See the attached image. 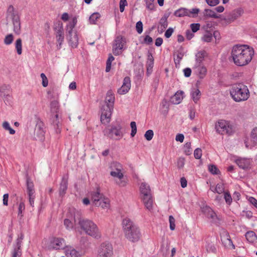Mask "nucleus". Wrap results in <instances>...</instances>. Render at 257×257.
<instances>
[{
  "label": "nucleus",
  "instance_id": "28",
  "mask_svg": "<svg viewBox=\"0 0 257 257\" xmlns=\"http://www.w3.org/2000/svg\"><path fill=\"white\" fill-rule=\"evenodd\" d=\"M189 9L186 8H181L175 11L174 15L176 17H182L184 16L189 17Z\"/></svg>",
  "mask_w": 257,
  "mask_h": 257
},
{
  "label": "nucleus",
  "instance_id": "37",
  "mask_svg": "<svg viewBox=\"0 0 257 257\" xmlns=\"http://www.w3.org/2000/svg\"><path fill=\"white\" fill-rule=\"evenodd\" d=\"M99 203L100 205L98 207L100 206L103 209H107L109 207V200L107 198L104 197Z\"/></svg>",
  "mask_w": 257,
  "mask_h": 257
},
{
  "label": "nucleus",
  "instance_id": "2",
  "mask_svg": "<svg viewBox=\"0 0 257 257\" xmlns=\"http://www.w3.org/2000/svg\"><path fill=\"white\" fill-rule=\"evenodd\" d=\"M122 227L124 237L129 241L137 242L141 239V229L131 219L124 218L122 221Z\"/></svg>",
  "mask_w": 257,
  "mask_h": 257
},
{
  "label": "nucleus",
  "instance_id": "54",
  "mask_svg": "<svg viewBox=\"0 0 257 257\" xmlns=\"http://www.w3.org/2000/svg\"><path fill=\"white\" fill-rule=\"evenodd\" d=\"M191 146L190 142H187L184 145V152L187 155H190L191 153Z\"/></svg>",
  "mask_w": 257,
  "mask_h": 257
},
{
  "label": "nucleus",
  "instance_id": "17",
  "mask_svg": "<svg viewBox=\"0 0 257 257\" xmlns=\"http://www.w3.org/2000/svg\"><path fill=\"white\" fill-rule=\"evenodd\" d=\"M203 211L205 216L210 220L211 222L215 224L219 223V219L218 217L211 208L206 207L204 208Z\"/></svg>",
  "mask_w": 257,
  "mask_h": 257
},
{
  "label": "nucleus",
  "instance_id": "36",
  "mask_svg": "<svg viewBox=\"0 0 257 257\" xmlns=\"http://www.w3.org/2000/svg\"><path fill=\"white\" fill-rule=\"evenodd\" d=\"M168 16H164L162 17L159 22V24L160 25V29L161 31H163L165 30L168 26V21H167Z\"/></svg>",
  "mask_w": 257,
  "mask_h": 257
},
{
  "label": "nucleus",
  "instance_id": "61",
  "mask_svg": "<svg viewBox=\"0 0 257 257\" xmlns=\"http://www.w3.org/2000/svg\"><path fill=\"white\" fill-rule=\"evenodd\" d=\"M154 64V58L153 56L150 54L148 56L147 65L148 67L152 68Z\"/></svg>",
  "mask_w": 257,
  "mask_h": 257
},
{
  "label": "nucleus",
  "instance_id": "22",
  "mask_svg": "<svg viewBox=\"0 0 257 257\" xmlns=\"http://www.w3.org/2000/svg\"><path fill=\"white\" fill-rule=\"evenodd\" d=\"M251 160L250 159L239 158L235 160L236 164L240 168L248 169L250 168Z\"/></svg>",
  "mask_w": 257,
  "mask_h": 257
},
{
  "label": "nucleus",
  "instance_id": "20",
  "mask_svg": "<svg viewBox=\"0 0 257 257\" xmlns=\"http://www.w3.org/2000/svg\"><path fill=\"white\" fill-rule=\"evenodd\" d=\"M221 240L224 245L228 248L235 249V245L233 244L230 238L229 233L226 231H223L221 235Z\"/></svg>",
  "mask_w": 257,
  "mask_h": 257
},
{
  "label": "nucleus",
  "instance_id": "63",
  "mask_svg": "<svg viewBox=\"0 0 257 257\" xmlns=\"http://www.w3.org/2000/svg\"><path fill=\"white\" fill-rule=\"evenodd\" d=\"M143 43L147 45H150L153 43V39L149 35H146L144 38Z\"/></svg>",
  "mask_w": 257,
  "mask_h": 257
},
{
  "label": "nucleus",
  "instance_id": "46",
  "mask_svg": "<svg viewBox=\"0 0 257 257\" xmlns=\"http://www.w3.org/2000/svg\"><path fill=\"white\" fill-rule=\"evenodd\" d=\"M50 108L52 111L56 112L59 109V102L57 100H53L51 102Z\"/></svg>",
  "mask_w": 257,
  "mask_h": 257
},
{
  "label": "nucleus",
  "instance_id": "51",
  "mask_svg": "<svg viewBox=\"0 0 257 257\" xmlns=\"http://www.w3.org/2000/svg\"><path fill=\"white\" fill-rule=\"evenodd\" d=\"M145 138L147 141H151L154 136V132L152 130H148L145 134Z\"/></svg>",
  "mask_w": 257,
  "mask_h": 257
},
{
  "label": "nucleus",
  "instance_id": "49",
  "mask_svg": "<svg viewBox=\"0 0 257 257\" xmlns=\"http://www.w3.org/2000/svg\"><path fill=\"white\" fill-rule=\"evenodd\" d=\"M25 206L24 203L23 202H20L18 207V216H20L21 218L23 216V212L25 210Z\"/></svg>",
  "mask_w": 257,
  "mask_h": 257
},
{
  "label": "nucleus",
  "instance_id": "26",
  "mask_svg": "<svg viewBox=\"0 0 257 257\" xmlns=\"http://www.w3.org/2000/svg\"><path fill=\"white\" fill-rule=\"evenodd\" d=\"M13 20L14 26V31L16 34H20L21 33V23L19 17H15Z\"/></svg>",
  "mask_w": 257,
  "mask_h": 257
},
{
  "label": "nucleus",
  "instance_id": "24",
  "mask_svg": "<svg viewBox=\"0 0 257 257\" xmlns=\"http://www.w3.org/2000/svg\"><path fill=\"white\" fill-rule=\"evenodd\" d=\"M207 55V52L204 50L198 51L195 55V60L194 64H203L204 58Z\"/></svg>",
  "mask_w": 257,
  "mask_h": 257
},
{
  "label": "nucleus",
  "instance_id": "11",
  "mask_svg": "<svg viewBox=\"0 0 257 257\" xmlns=\"http://www.w3.org/2000/svg\"><path fill=\"white\" fill-rule=\"evenodd\" d=\"M24 236L22 233L18 235L16 242L13 245V249L12 251V257H21V245Z\"/></svg>",
  "mask_w": 257,
  "mask_h": 257
},
{
  "label": "nucleus",
  "instance_id": "15",
  "mask_svg": "<svg viewBox=\"0 0 257 257\" xmlns=\"http://www.w3.org/2000/svg\"><path fill=\"white\" fill-rule=\"evenodd\" d=\"M91 200L93 204L96 206L100 205L99 202L103 198L104 196L100 192V190L97 188L95 191L91 192Z\"/></svg>",
  "mask_w": 257,
  "mask_h": 257
},
{
  "label": "nucleus",
  "instance_id": "19",
  "mask_svg": "<svg viewBox=\"0 0 257 257\" xmlns=\"http://www.w3.org/2000/svg\"><path fill=\"white\" fill-rule=\"evenodd\" d=\"M121 125L119 124L117 126H112L110 129L104 131L103 133L104 135H106L108 132L110 137H112L114 135L119 138H121L123 136L121 131Z\"/></svg>",
  "mask_w": 257,
  "mask_h": 257
},
{
  "label": "nucleus",
  "instance_id": "38",
  "mask_svg": "<svg viewBox=\"0 0 257 257\" xmlns=\"http://www.w3.org/2000/svg\"><path fill=\"white\" fill-rule=\"evenodd\" d=\"M15 47L18 55L22 53V42L20 38L18 39L15 42Z\"/></svg>",
  "mask_w": 257,
  "mask_h": 257
},
{
  "label": "nucleus",
  "instance_id": "25",
  "mask_svg": "<svg viewBox=\"0 0 257 257\" xmlns=\"http://www.w3.org/2000/svg\"><path fill=\"white\" fill-rule=\"evenodd\" d=\"M184 92L183 91H178L170 98V101L174 104H178L182 101L184 96Z\"/></svg>",
  "mask_w": 257,
  "mask_h": 257
},
{
  "label": "nucleus",
  "instance_id": "50",
  "mask_svg": "<svg viewBox=\"0 0 257 257\" xmlns=\"http://www.w3.org/2000/svg\"><path fill=\"white\" fill-rule=\"evenodd\" d=\"M155 0H145L146 8L149 10L154 9V2Z\"/></svg>",
  "mask_w": 257,
  "mask_h": 257
},
{
  "label": "nucleus",
  "instance_id": "59",
  "mask_svg": "<svg viewBox=\"0 0 257 257\" xmlns=\"http://www.w3.org/2000/svg\"><path fill=\"white\" fill-rule=\"evenodd\" d=\"M136 30L139 34H141L143 32V25L141 21H139L136 24Z\"/></svg>",
  "mask_w": 257,
  "mask_h": 257
},
{
  "label": "nucleus",
  "instance_id": "35",
  "mask_svg": "<svg viewBox=\"0 0 257 257\" xmlns=\"http://www.w3.org/2000/svg\"><path fill=\"white\" fill-rule=\"evenodd\" d=\"M204 16L208 18H218L219 17L218 16L215 11L210 10V9H205L204 11Z\"/></svg>",
  "mask_w": 257,
  "mask_h": 257
},
{
  "label": "nucleus",
  "instance_id": "14",
  "mask_svg": "<svg viewBox=\"0 0 257 257\" xmlns=\"http://www.w3.org/2000/svg\"><path fill=\"white\" fill-rule=\"evenodd\" d=\"M50 246L55 249H64L66 247L65 240L62 238H53L51 240Z\"/></svg>",
  "mask_w": 257,
  "mask_h": 257
},
{
  "label": "nucleus",
  "instance_id": "55",
  "mask_svg": "<svg viewBox=\"0 0 257 257\" xmlns=\"http://www.w3.org/2000/svg\"><path fill=\"white\" fill-rule=\"evenodd\" d=\"M251 138L254 143H257V127L254 128L251 133Z\"/></svg>",
  "mask_w": 257,
  "mask_h": 257
},
{
  "label": "nucleus",
  "instance_id": "44",
  "mask_svg": "<svg viewBox=\"0 0 257 257\" xmlns=\"http://www.w3.org/2000/svg\"><path fill=\"white\" fill-rule=\"evenodd\" d=\"M14 41V37L13 34H10L7 35L4 40V44L6 45H9L11 44Z\"/></svg>",
  "mask_w": 257,
  "mask_h": 257
},
{
  "label": "nucleus",
  "instance_id": "31",
  "mask_svg": "<svg viewBox=\"0 0 257 257\" xmlns=\"http://www.w3.org/2000/svg\"><path fill=\"white\" fill-rule=\"evenodd\" d=\"M75 223V217H74L72 220L67 218L65 219L64 220V225L68 230L72 229L74 227Z\"/></svg>",
  "mask_w": 257,
  "mask_h": 257
},
{
  "label": "nucleus",
  "instance_id": "45",
  "mask_svg": "<svg viewBox=\"0 0 257 257\" xmlns=\"http://www.w3.org/2000/svg\"><path fill=\"white\" fill-rule=\"evenodd\" d=\"M212 39V34L206 31V33L203 35L202 38V40L205 42H210L211 41Z\"/></svg>",
  "mask_w": 257,
  "mask_h": 257
},
{
  "label": "nucleus",
  "instance_id": "33",
  "mask_svg": "<svg viewBox=\"0 0 257 257\" xmlns=\"http://www.w3.org/2000/svg\"><path fill=\"white\" fill-rule=\"evenodd\" d=\"M77 24V19L76 17H73L72 18L71 21L69 22L68 24L67 25V30L68 32H73V29L75 27Z\"/></svg>",
  "mask_w": 257,
  "mask_h": 257
},
{
  "label": "nucleus",
  "instance_id": "58",
  "mask_svg": "<svg viewBox=\"0 0 257 257\" xmlns=\"http://www.w3.org/2000/svg\"><path fill=\"white\" fill-rule=\"evenodd\" d=\"M175 218L172 216L170 215L169 216V223H170V228L171 230H174L175 228Z\"/></svg>",
  "mask_w": 257,
  "mask_h": 257
},
{
  "label": "nucleus",
  "instance_id": "9",
  "mask_svg": "<svg viewBox=\"0 0 257 257\" xmlns=\"http://www.w3.org/2000/svg\"><path fill=\"white\" fill-rule=\"evenodd\" d=\"M217 133L219 134H231L232 132V125L229 121L224 119L219 120L215 125Z\"/></svg>",
  "mask_w": 257,
  "mask_h": 257
},
{
  "label": "nucleus",
  "instance_id": "42",
  "mask_svg": "<svg viewBox=\"0 0 257 257\" xmlns=\"http://www.w3.org/2000/svg\"><path fill=\"white\" fill-rule=\"evenodd\" d=\"M100 17V15L98 13H94L89 17V21L91 24H95L98 19Z\"/></svg>",
  "mask_w": 257,
  "mask_h": 257
},
{
  "label": "nucleus",
  "instance_id": "6",
  "mask_svg": "<svg viewBox=\"0 0 257 257\" xmlns=\"http://www.w3.org/2000/svg\"><path fill=\"white\" fill-rule=\"evenodd\" d=\"M140 198L146 208L151 210L153 208V199L150 186L145 182L141 183L140 187Z\"/></svg>",
  "mask_w": 257,
  "mask_h": 257
},
{
  "label": "nucleus",
  "instance_id": "62",
  "mask_svg": "<svg viewBox=\"0 0 257 257\" xmlns=\"http://www.w3.org/2000/svg\"><path fill=\"white\" fill-rule=\"evenodd\" d=\"M127 5L126 0H120L119 2L120 12L122 13L124 10V7Z\"/></svg>",
  "mask_w": 257,
  "mask_h": 257
},
{
  "label": "nucleus",
  "instance_id": "40",
  "mask_svg": "<svg viewBox=\"0 0 257 257\" xmlns=\"http://www.w3.org/2000/svg\"><path fill=\"white\" fill-rule=\"evenodd\" d=\"M2 126L5 130L8 131L11 135H14L15 134V131L11 127L8 121H5L3 122Z\"/></svg>",
  "mask_w": 257,
  "mask_h": 257
},
{
  "label": "nucleus",
  "instance_id": "12",
  "mask_svg": "<svg viewBox=\"0 0 257 257\" xmlns=\"http://www.w3.org/2000/svg\"><path fill=\"white\" fill-rule=\"evenodd\" d=\"M54 30L55 31L57 42L58 43L57 47L58 49H60L61 48L64 39L62 23H59L58 26L54 28Z\"/></svg>",
  "mask_w": 257,
  "mask_h": 257
},
{
  "label": "nucleus",
  "instance_id": "56",
  "mask_svg": "<svg viewBox=\"0 0 257 257\" xmlns=\"http://www.w3.org/2000/svg\"><path fill=\"white\" fill-rule=\"evenodd\" d=\"M200 27V25L199 23H193L190 25V28L193 33L197 32Z\"/></svg>",
  "mask_w": 257,
  "mask_h": 257
},
{
  "label": "nucleus",
  "instance_id": "23",
  "mask_svg": "<svg viewBox=\"0 0 257 257\" xmlns=\"http://www.w3.org/2000/svg\"><path fill=\"white\" fill-rule=\"evenodd\" d=\"M243 13V10L241 8H238L233 11L225 20L228 23H231L240 17Z\"/></svg>",
  "mask_w": 257,
  "mask_h": 257
},
{
  "label": "nucleus",
  "instance_id": "4",
  "mask_svg": "<svg viewBox=\"0 0 257 257\" xmlns=\"http://www.w3.org/2000/svg\"><path fill=\"white\" fill-rule=\"evenodd\" d=\"M114 94L111 90H109L105 97L106 105L101 109L100 120L102 123L107 124L110 121L112 111L114 102Z\"/></svg>",
  "mask_w": 257,
  "mask_h": 257
},
{
  "label": "nucleus",
  "instance_id": "18",
  "mask_svg": "<svg viewBox=\"0 0 257 257\" xmlns=\"http://www.w3.org/2000/svg\"><path fill=\"white\" fill-rule=\"evenodd\" d=\"M45 131L44 130V125L41 121H39L37 123L34 134L38 139L42 141L44 139Z\"/></svg>",
  "mask_w": 257,
  "mask_h": 257
},
{
  "label": "nucleus",
  "instance_id": "8",
  "mask_svg": "<svg viewBox=\"0 0 257 257\" xmlns=\"http://www.w3.org/2000/svg\"><path fill=\"white\" fill-rule=\"evenodd\" d=\"M112 48L114 55H120L127 48L126 39L121 35L116 36L112 42Z\"/></svg>",
  "mask_w": 257,
  "mask_h": 257
},
{
  "label": "nucleus",
  "instance_id": "13",
  "mask_svg": "<svg viewBox=\"0 0 257 257\" xmlns=\"http://www.w3.org/2000/svg\"><path fill=\"white\" fill-rule=\"evenodd\" d=\"M193 72L200 78L203 79L207 74V68L203 64H194L192 67Z\"/></svg>",
  "mask_w": 257,
  "mask_h": 257
},
{
  "label": "nucleus",
  "instance_id": "48",
  "mask_svg": "<svg viewBox=\"0 0 257 257\" xmlns=\"http://www.w3.org/2000/svg\"><path fill=\"white\" fill-rule=\"evenodd\" d=\"M224 199H225V201L227 204H231L232 199L230 194L228 191L225 192L224 193Z\"/></svg>",
  "mask_w": 257,
  "mask_h": 257
},
{
  "label": "nucleus",
  "instance_id": "41",
  "mask_svg": "<svg viewBox=\"0 0 257 257\" xmlns=\"http://www.w3.org/2000/svg\"><path fill=\"white\" fill-rule=\"evenodd\" d=\"M7 14L8 15L10 16L12 19H14V18H15V17H19V16L16 14L15 9L12 5L9 6L7 10Z\"/></svg>",
  "mask_w": 257,
  "mask_h": 257
},
{
  "label": "nucleus",
  "instance_id": "30",
  "mask_svg": "<svg viewBox=\"0 0 257 257\" xmlns=\"http://www.w3.org/2000/svg\"><path fill=\"white\" fill-rule=\"evenodd\" d=\"M53 125L55 132L57 134H59L61 132V125L58 119V115H55V119L53 121Z\"/></svg>",
  "mask_w": 257,
  "mask_h": 257
},
{
  "label": "nucleus",
  "instance_id": "60",
  "mask_svg": "<svg viewBox=\"0 0 257 257\" xmlns=\"http://www.w3.org/2000/svg\"><path fill=\"white\" fill-rule=\"evenodd\" d=\"M41 77L42 79V85L46 87L48 85V80L44 73L41 74Z\"/></svg>",
  "mask_w": 257,
  "mask_h": 257
},
{
  "label": "nucleus",
  "instance_id": "52",
  "mask_svg": "<svg viewBox=\"0 0 257 257\" xmlns=\"http://www.w3.org/2000/svg\"><path fill=\"white\" fill-rule=\"evenodd\" d=\"M130 125L132 128L131 135L132 137H134L136 134L137 131L136 123L135 121H132Z\"/></svg>",
  "mask_w": 257,
  "mask_h": 257
},
{
  "label": "nucleus",
  "instance_id": "27",
  "mask_svg": "<svg viewBox=\"0 0 257 257\" xmlns=\"http://www.w3.org/2000/svg\"><path fill=\"white\" fill-rule=\"evenodd\" d=\"M191 95L193 101L197 103L200 98V91L198 88H193L191 90Z\"/></svg>",
  "mask_w": 257,
  "mask_h": 257
},
{
  "label": "nucleus",
  "instance_id": "57",
  "mask_svg": "<svg viewBox=\"0 0 257 257\" xmlns=\"http://www.w3.org/2000/svg\"><path fill=\"white\" fill-rule=\"evenodd\" d=\"M194 157L196 159H199L202 156V150L200 148H197L194 152Z\"/></svg>",
  "mask_w": 257,
  "mask_h": 257
},
{
  "label": "nucleus",
  "instance_id": "3",
  "mask_svg": "<svg viewBox=\"0 0 257 257\" xmlns=\"http://www.w3.org/2000/svg\"><path fill=\"white\" fill-rule=\"evenodd\" d=\"M229 93L232 99L236 102L246 101L250 97L248 87L243 83H236L231 85Z\"/></svg>",
  "mask_w": 257,
  "mask_h": 257
},
{
  "label": "nucleus",
  "instance_id": "43",
  "mask_svg": "<svg viewBox=\"0 0 257 257\" xmlns=\"http://www.w3.org/2000/svg\"><path fill=\"white\" fill-rule=\"evenodd\" d=\"M218 194L224 193V186L222 183H218L216 185L214 191H213Z\"/></svg>",
  "mask_w": 257,
  "mask_h": 257
},
{
  "label": "nucleus",
  "instance_id": "53",
  "mask_svg": "<svg viewBox=\"0 0 257 257\" xmlns=\"http://www.w3.org/2000/svg\"><path fill=\"white\" fill-rule=\"evenodd\" d=\"M199 9L197 8H194L191 10H189V13H190L188 14L189 17L193 18L196 17L199 13Z\"/></svg>",
  "mask_w": 257,
  "mask_h": 257
},
{
  "label": "nucleus",
  "instance_id": "32",
  "mask_svg": "<svg viewBox=\"0 0 257 257\" xmlns=\"http://www.w3.org/2000/svg\"><path fill=\"white\" fill-rule=\"evenodd\" d=\"M245 237L249 242H253L256 239V235L253 231H247L245 233Z\"/></svg>",
  "mask_w": 257,
  "mask_h": 257
},
{
  "label": "nucleus",
  "instance_id": "1",
  "mask_svg": "<svg viewBox=\"0 0 257 257\" xmlns=\"http://www.w3.org/2000/svg\"><path fill=\"white\" fill-rule=\"evenodd\" d=\"M254 53L253 49L247 45H236L232 47L231 57L236 66H243L251 61Z\"/></svg>",
  "mask_w": 257,
  "mask_h": 257
},
{
  "label": "nucleus",
  "instance_id": "16",
  "mask_svg": "<svg viewBox=\"0 0 257 257\" xmlns=\"http://www.w3.org/2000/svg\"><path fill=\"white\" fill-rule=\"evenodd\" d=\"M66 39L68 43L72 48H75L78 44V38L77 33L75 32H68Z\"/></svg>",
  "mask_w": 257,
  "mask_h": 257
},
{
  "label": "nucleus",
  "instance_id": "47",
  "mask_svg": "<svg viewBox=\"0 0 257 257\" xmlns=\"http://www.w3.org/2000/svg\"><path fill=\"white\" fill-rule=\"evenodd\" d=\"M208 170L209 171L214 175H217L218 174L219 172V170L217 168V167L214 165H210L208 166Z\"/></svg>",
  "mask_w": 257,
  "mask_h": 257
},
{
  "label": "nucleus",
  "instance_id": "39",
  "mask_svg": "<svg viewBox=\"0 0 257 257\" xmlns=\"http://www.w3.org/2000/svg\"><path fill=\"white\" fill-rule=\"evenodd\" d=\"M206 249L208 252L215 253L216 251V248L214 243L212 242H206Z\"/></svg>",
  "mask_w": 257,
  "mask_h": 257
},
{
  "label": "nucleus",
  "instance_id": "5",
  "mask_svg": "<svg viewBox=\"0 0 257 257\" xmlns=\"http://www.w3.org/2000/svg\"><path fill=\"white\" fill-rule=\"evenodd\" d=\"M79 225L81 228L88 235L95 238L101 237V233L96 225L92 221L88 219H81L79 221Z\"/></svg>",
  "mask_w": 257,
  "mask_h": 257
},
{
  "label": "nucleus",
  "instance_id": "10",
  "mask_svg": "<svg viewBox=\"0 0 257 257\" xmlns=\"http://www.w3.org/2000/svg\"><path fill=\"white\" fill-rule=\"evenodd\" d=\"M113 255V247L108 242L101 243L98 248L97 257H112Z\"/></svg>",
  "mask_w": 257,
  "mask_h": 257
},
{
  "label": "nucleus",
  "instance_id": "34",
  "mask_svg": "<svg viewBox=\"0 0 257 257\" xmlns=\"http://www.w3.org/2000/svg\"><path fill=\"white\" fill-rule=\"evenodd\" d=\"M67 257H80L79 253L74 248H70L66 250Z\"/></svg>",
  "mask_w": 257,
  "mask_h": 257
},
{
  "label": "nucleus",
  "instance_id": "21",
  "mask_svg": "<svg viewBox=\"0 0 257 257\" xmlns=\"http://www.w3.org/2000/svg\"><path fill=\"white\" fill-rule=\"evenodd\" d=\"M131 86V84L130 77H124L123 80V84L121 87L119 88L117 90L118 93L120 95H123L126 94L130 90Z\"/></svg>",
  "mask_w": 257,
  "mask_h": 257
},
{
  "label": "nucleus",
  "instance_id": "7",
  "mask_svg": "<svg viewBox=\"0 0 257 257\" xmlns=\"http://www.w3.org/2000/svg\"><path fill=\"white\" fill-rule=\"evenodd\" d=\"M110 167L111 170L110 174L112 177L115 178L116 184L120 187L125 186L127 184V181L124 178L122 165L119 163L115 162L111 164Z\"/></svg>",
  "mask_w": 257,
  "mask_h": 257
},
{
  "label": "nucleus",
  "instance_id": "64",
  "mask_svg": "<svg viewBox=\"0 0 257 257\" xmlns=\"http://www.w3.org/2000/svg\"><path fill=\"white\" fill-rule=\"evenodd\" d=\"M173 32H174V29L172 28H169L165 32V36L167 38H170L171 36V35H172Z\"/></svg>",
  "mask_w": 257,
  "mask_h": 257
},
{
  "label": "nucleus",
  "instance_id": "29",
  "mask_svg": "<svg viewBox=\"0 0 257 257\" xmlns=\"http://www.w3.org/2000/svg\"><path fill=\"white\" fill-rule=\"evenodd\" d=\"M67 181L64 178H62V181L60 184L59 193L60 195L65 194L66 190L67 189Z\"/></svg>",
  "mask_w": 257,
  "mask_h": 257
}]
</instances>
